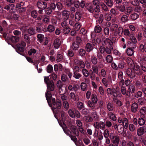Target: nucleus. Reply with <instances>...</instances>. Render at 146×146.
<instances>
[{
  "label": "nucleus",
  "mask_w": 146,
  "mask_h": 146,
  "mask_svg": "<svg viewBox=\"0 0 146 146\" xmlns=\"http://www.w3.org/2000/svg\"><path fill=\"white\" fill-rule=\"evenodd\" d=\"M85 7L90 13H92L94 11L93 6L90 3H86Z\"/></svg>",
  "instance_id": "obj_18"
},
{
  "label": "nucleus",
  "mask_w": 146,
  "mask_h": 146,
  "mask_svg": "<svg viewBox=\"0 0 146 146\" xmlns=\"http://www.w3.org/2000/svg\"><path fill=\"white\" fill-rule=\"evenodd\" d=\"M138 108V104L136 102L133 103L131 107V111L133 113H135Z\"/></svg>",
  "instance_id": "obj_17"
},
{
  "label": "nucleus",
  "mask_w": 146,
  "mask_h": 146,
  "mask_svg": "<svg viewBox=\"0 0 146 146\" xmlns=\"http://www.w3.org/2000/svg\"><path fill=\"white\" fill-rule=\"evenodd\" d=\"M56 107H53L52 108V110L54 111V109H60L61 107V101L60 100L57 99H56Z\"/></svg>",
  "instance_id": "obj_22"
},
{
  "label": "nucleus",
  "mask_w": 146,
  "mask_h": 146,
  "mask_svg": "<svg viewBox=\"0 0 146 146\" xmlns=\"http://www.w3.org/2000/svg\"><path fill=\"white\" fill-rule=\"evenodd\" d=\"M19 39L20 38L19 36H12L11 38H9L7 42L8 43L11 45L15 44L19 41Z\"/></svg>",
  "instance_id": "obj_6"
},
{
  "label": "nucleus",
  "mask_w": 146,
  "mask_h": 146,
  "mask_svg": "<svg viewBox=\"0 0 146 146\" xmlns=\"http://www.w3.org/2000/svg\"><path fill=\"white\" fill-rule=\"evenodd\" d=\"M133 66L134 68L133 70L135 74H136L138 76L141 75L142 74H143V72L139 65H135L133 64Z\"/></svg>",
  "instance_id": "obj_8"
},
{
  "label": "nucleus",
  "mask_w": 146,
  "mask_h": 146,
  "mask_svg": "<svg viewBox=\"0 0 146 146\" xmlns=\"http://www.w3.org/2000/svg\"><path fill=\"white\" fill-rule=\"evenodd\" d=\"M90 73L89 74L91 80H95L96 78V75L94 73L92 72V70H90Z\"/></svg>",
  "instance_id": "obj_39"
},
{
  "label": "nucleus",
  "mask_w": 146,
  "mask_h": 146,
  "mask_svg": "<svg viewBox=\"0 0 146 146\" xmlns=\"http://www.w3.org/2000/svg\"><path fill=\"white\" fill-rule=\"evenodd\" d=\"M71 30L70 28L68 26L65 28H63L62 30L63 33L66 35L69 33Z\"/></svg>",
  "instance_id": "obj_31"
},
{
  "label": "nucleus",
  "mask_w": 146,
  "mask_h": 146,
  "mask_svg": "<svg viewBox=\"0 0 146 146\" xmlns=\"http://www.w3.org/2000/svg\"><path fill=\"white\" fill-rule=\"evenodd\" d=\"M77 107L79 110H81L84 107L83 104L81 102H78L77 104Z\"/></svg>",
  "instance_id": "obj_46"
},
{
  "label": "nucleus",
  "mask_w": 146,
  "mask_h": 146,
  "mask_svg": "<svg viewBox=\"0 0 146 146\" xmlns=\"http://www.w3.org/2000/svg\"><path fill=\"white\" fill-rule=\"evenodd\" d=\"M92 102L95 104H96L98 101V98L97 96L95 94H92Z\"/></svg>",
  "instance_id": "obj_56"
},
{
  "label": "nucleus",
  "mask_w": 146,
  "mask_h": 146,
  "mask_svg": "<svg viewBox=\"0 0 146 146\" xmlns=\"http://www.w3.org/2000/svg\"><path fill=\"white\" fill-rule=\"evenodd\" d=\"M23 38L27 45L31 43V38L29 35L27 34H25L24 35Z\"/></svg>",
  "instance_id": "obj_27"
},
{
  "label": "nucleus",
  "mask_w": 146,
  "mask_h": 146,
  "mask_svg": "<svg viewBox=\"0 0 146 146\" xmlns=\"http://www.w3.org/2000/svg\"><path fill=\"white\" fill-rule=\"evenodd\" d=\"M135 6L136 7L134 9V11L135 12L139 13L142 11V8L139 5V4Z\"/></svg>",
  "instance_id": "obj_44"
},
{
  "label": "nucleus",
  "mask_w": 146,
  "mask_h": 146,
  "mask_svg": "<svg viewBox=\"0 0 146 146\" xmlns=\"http://www.w3.org/2000/svg\"><path fill=\"white\" fill-rule=\"evenodd\" d=\"M67 128L70 129L71 134L72 132L74 135L77 137L79 136V132L76 126L73 125H69Z\"/></svg>",
  "instance_id": "obj_2"
},
{
  "label": "nucleus",
  "mask_w": 146,
  "mask_h": 146,
  "mask_svg": "<svg viewBox=\"0 0 146 146\" xmlns=\"http://www.w3.org/2000/svg\"><path fill=\"white\" fill-rule=\"evenodd\" d=\"M37 37L40 42L42 43L44 38V35L41 34H40L37 35Z\"/></svg>",
  "instance_id": "obj_54"
},
{
  "label": "nucleus",
  "mask_w": 146,
  "mask_h": 146,
  "mask_svg": "<svg viewBox=\"0 0 146 146\" xmlns=\"http://www.w3.org/2000/svg\"><path fill=\"white\" fill-rule=\"evenodd\" d=\"M106 75V70L104 69H102L100 72V76L102 77H105Z\"/></svg>",
  "instance_id": "obj_49"
},
{
  "label": "nucleus",
  "mask_w": 146,
  "mask_h": 146,
  "mask_svg": "<svg viewBox=\"0 0 146 146\" xmlns=\"http://www.w3.org/2000/svg\"><path fill=\"white\" fill-rule=\"evenodd\" d=\"M75 17V19L77 21H78L80 20L81 17L80 13L78 11L76 12V13Z\"/></svg>",
  "instance_id": "obj_47"
},
{
  "label": "nucleus",
  "mask_w": 146,
  "mask_h": 146,
  "mask_svg": "<svg viewBox=\"0 0 146 146\" xmlns=\"http://www.w3.org/2000/svg\"><path fill=\"white\" fill-rule=\"evenodd\" d=\"M138 123L140 125H142L145 123V120L143 118H139V119Z\"/></svg>",
  "instance_id": "obj_55"
},
{
  "label": "nucleus",
  "mask_w": 146,
  "mask_h": 146,
  "mask_svg": "<svg viewBox=\"0 0 146 146\" xmlns=\"http://www.w3.org/2000/svg\"><path fill=\"white\" fill-rule=\"evenodd\" d=\"M47 5L46 2L42 1H38L36 3L37 7L40 9H44L47 7Z\"/></svg>",
  "instance_id": "obj_7"
},
{
  "label": "nucleus",
  "mask_w": 146,
  "mask_h": 146,
  "mask_svg": "<svg viewBox=\"0 0 146 146\" xmlns=\"http://www.w3.org/2000/svg\"><path fill=\"white\" fill-rule=\"evenodd\" d=\"M120 21L122 23H125L129 20L128 14H123L120 19Z\"/></svg>",
  "instance_id": "obj_9"
},
{
  "label": "nucleus",
  "mask_w": 146,
  "mask_h": 146,
  "mask_svg": "<svg viewBox=\"0 0 146 146\" xmlns=\"http://www.w3.org/2000/svg\"><path fill=\"white\" fill-rule=\"evenodd\" d=\"M13 48L15 49L16 51L18 52L19 53L21 52H23L25 50V48L24 46H13Z\"/></svg>",
  "instance_id": "obj_28"
},
{
  "label": "nucleus",
  "mask_w": 146,
  "mask_h": 146,
  "mask_svg": "<svg viewBox=\"0 0 146 146\" xmlns=\"http://www.w3.org/2000/svg\"><path fill=\"white\" fill-rule=\"evenodd\" d=\"M104 2L108 7L110 8L111 7L113 4V1L111 0H105Z\"/></svg>",
  "instance_id": "obj_36"
},
{
  "label": "nucleus",
  "mask_w": 146,
  "mask_h": 146,
  "mask_svg": "<svg viewBox=\"0 0 146 146\" xmlns=\"http://www.w3.org/2000/svg\"><path fill=\"white\" fill-rule=\"evenodd\" d=\"M82 76V75L78 72H73V77L75 78L79 79Z\"/></svg>",
  "instance_id": "obj_40"
},
{
  "label": "nucleus",
  "mask_w": 146,
  "mask_h": 146,
  "mask_svg": "<svg viewBox=\"0 0 146 146\" xmlns=\"http://www.w3.org/2000/svg\"><path fill=\"white\" fill-rule=\"evenodd\" d=\"M63 105L64 108L66 109H68L69 108V104L67 101H63Z\"/></svg>",
  "instance_id": "obj_64"
},
{
  "label": "nucleus",
  "mask_w": 146,
  "mask_h": 146,
  "mask_svg": "<svg viewBox=\"0 0 146 146\" xmlns=\"http://www.w3.org/2000/svg\"><path fill=\"white\" fill-rule=\"evenodd\" d=\"M100 5L101 7V9L104 11L106 12L109 11V9L108 7L105 4L103 3H102L100 4Z\"/></svg>",
  "instance_id": "obj_30"
},
{
  "label": "nucleus",
  "mask_w": 146,
  "mask_h": 146,
  "mask_svg": "<svg viewBox=\"0 0 146 146\" xmlns=\"http://www.w3.org/2000/svg\"><path fill=\"white\" fill-rule=\"evenodd\" d=\"M27 33L30 35H33L36 34L34 27H30L27 29Z\"/></svg>",
  "instance_id": "obj_20"
},
{
  "label": "nucleus",
  "mask_w": 146,
  "mask_h": 146,
  "mask_svg": "<svg viewBox=\"0 0 146 146\" xmlns=\"http://www.w3.org/2000/svg\"><path fill=\"white\" fill-rule=\"evenodd\" d=\"M91 115L92 118L95 120H97L98 119V116L97 115V113L96 112L93 111L91 113Z\"/></svg>",
  "instance_id": "obj_62"
},
{
  "label": "nucleus",
  "mask_w": 146,
  "mask_h": 146,
  "mask_svg": "<svg viewBox=\"0 0 146 146\" xmlns=\"http://www.w3.org/2000/svg\"><path fill=\"white\" fill-rule=\"evenodd\" d=\"M92 72L96 74H98V72L99 70L98 66H92Z\"/></svg>",
  "instance_id": "obj_57"
},
{
  "label": "nucleus",
  "mask_w": 146,
  "mask_h": 146,
  "mask_svg": "<svg viewBox=\"0 0 146 146\" xmlns=\"http://www.w3.org/2000/svg\"><path fill=\"white\" fill-rule=\"evenodd\" d=\"M112 15L109 13H107L105 14L104 15L105 19L107 21H110L112 17Z\"/></svg>",
  "instance_id": "obj_34"
},
{
  "label": "nucleus",
  "mask_w": 146,
  "mask_h": 146,
  "mask_svg": "<svg viewBox=\"0 0 146 146\" xmlns=\"http://www.w3.org/2000/svg\"><path fill=\"white\" fill-rule=\"evenodd\" d=\"M82 72L83 75L85 77H88L89 76V72L85 68H83Z\"/></svg>",
  "instance_id": "obj_37"
},
{
  "label": "nucleus",
  "mask_w": 146,
  "mask_h": 146,
  "mask_svg": "<svg viewBox=\"0 0 146 146\" xmlns=\"http://www.w3.org/2000/svg\"><path fill=\"white\" fill-rule=\"evenodd\" d=\"M74 0H65L66 5L68 7H70L74 3Z\"/></svg>",
  "instance_id": "obj_41"
},
{
  "label": "nucleus",
  "mask_w": 146,
  "mask_h": 146,
  "mask_svg": "<svg viewBox=\"0 0 146 146\" xmlns=\"http://www.w3.org/2000/svg\"><path fill=\"white\" fill-rule=\"evenodd\" d=\"M47 72L49 73H51L53 71V68L52 65L49 64L46 67Z\"/></svg>",
  "instance_id": "obj_45"
},
{
  "label": "nucleus",
  "mask_w": 146,
  "mask_h": 146,
  "mask_svg": "<svg viewBox=\"0 0 146 146\" xmlns=\"http://www.w3.org/2000/svg\"><path fill=\"white\" fill-rule=\"evenodd\" d=\"M76 41L72 43V46H74L75 45L78 46L81 45L82 41L80 37L78 36H77L76 37Z\"/></svg>",
  "instance_id": "obj_19"
},
{
  "label": "nucleus",
  "mask_w": 146,
  "mask_h": 146,
  "mask_svg": "<svg viewBox=\"0 0 146 146\" xmlns=\"http://www.w3.org/2000/svg\"><path fill=\"white\" fill-rule=\"evenodd\" d=\"M102 31V27L99 25H96L94 28V31L95 33H99Z\"/></svg>",
  "instance_id": "obj_35"
},
{
  "label": "nucleus",
  "mask_w": 146,
  "mask_h": 146,
  "mask_svg": "<svg viewBox=\"0 0 146 146\" xmlns=\"http://www.w3.org/2000/svg\"><path fill=\"white\" fill-rule=\"evenodd\" d=\"M139 17V15L136 13L131 14L129 18L133 21L136 20Z\"/></svg>",
  "instance_id": "obj_24"
},
{
  "label": "nucleus",
  "mask_w": 146,
  "mask_h": 146,
  "mask_svg": "<svg viewBox=\"0 0 146 146\" xmlns=\"http://www.w3.org/2000/svg\"><path fill=\"white\" fill-rule=\"evenodd\" d=\"M106 108L110 111H112L114 110V106L112 102H109L106 104Z\"/></svg>",
  "instance_id": "obj_14"
},
{
  "label": "nucleus",
  "mask_w": 146,
  "mask_h": 146,
  "mask_svg": "<svg viewBox=\"0 0 146 146\" xmlns=\"http://www.w3.org/2000/svg\"><path fill=\"white\" fill-rule=\"evenodd\" d=\"M95 103H94L90 100L88 101V106L92 109H94L95 108Z\"/></svg>",
  "instance_id": "obj_51"
},
{
  "label": "nucleus",
  "mask_w": 146,
  "mask_h": 146,
  "mask_svg": "<svg viewBox=\"0 0 146 146\" xmlns=\"http://www.w3.org/2000/svg\"><path fill=\"white\" fill-rule=\"evenodd\" d=\"M120 87L121 88V91L122 94L123 95H125V96L129 97H130L131 94H130L129 92H128V91H126L125 87L124 86Z\"/></svg>",
  "instance_id": "obj_13"
},
{
  "label": "nucleus",
  "mask_w": 146,
  "mask_h": 146,
  "mask_svg": "<svg viewBox=\"0 0 146 146\" xmlns=\"http://www.w3.org/2000/svg\"><path fill=\"white\" fill-rule=\"evenodd\" d=\"M81 88L82 90L85 91L87 90V85L84 82H82L81 84Z\"/></svg>",
  "instance_id": "obj_48"
},
{
  "label": "nucleus",
  "mask_w": 146,
  "mask_h": 146,
  "mask_svg": "<svg viewBox=\"0 0 146 146\" xmlns=\"http://www.w3.org/2000/svg\"><path fill=\"white\" fill-rule=\"evenodd\" d=\"M128 90L129 91H128L129 92L130 94V93H134L135 91V87L133 85L131 84L129 86Z\"/></svg>",
  "instance_id": "obj_29"
},
{
  "label": "nucleus",
  "mask_w": 146,
  "mask_h": 146,
  "mask_svg": "<svg viewBox=\"0 0 146 146\" xmlns=\"http://www.w3.org/2000/svg\"><path fill=\"white\" fill-rule=\"evenodd\" d=\"M133 33L131 35V36H129L131 40L134 44L136 43L137 42V40L136 38L133 35Z\"/></svg>",
  "instance_id": "obj_61"
},
{
  "label": "nucleus",
  "mask_w": 146,
  "mask_h": 146,
  "mask_svg": "<svg viewBox=\"0 0 146 146\" xmlns=\"http://www.w3.org/2000/svg\"><path fill=\"white\" fill-rule=\"evenodd\" d=\"M91 60L92 62L94 65L96 64L98 62V60L96 57L94 56H91Z\"/></svg>",
  "instance_id": "obj_42"
},
{
  "label": "nucleus",
  "mask_w": 146,
  "mask_h": 146,
  "mask_svg": "<svg viewBox=\"0 0 146 146\" xmlns=\"http://www.w3.org/2000/svg\"><path fill=\"white\" fill-rule=\"evenodd\" d=\"M130 3L133 5L137 6L139 4V2L138 0H130Z\"/></svg>",
  "instance_id": "obj_50"
},
{
  "label": "nucleus",
  "mask_w": 146,
  "mask_h": 146,
  "mask_svg": "<svg viewBox=\"0 0 146 146\" xmlns=\"http://www.w3.org/2000/svg\"><path fill=\"white\" fill-rule=\"evenodd\" d=\"M118 121L119 123H122L123 127L125 129H127L129 125V121L126 117H119L118 119Z\"/></svg>",
  "instance_id": "obj_3"
},
{
  "label": "nucleus",
  "mask_w": 146,
  "mask_h": 146,
  "mask_svg": "<svg viewBox=\"0 0 146 146\" xmlns=\"http://www.w3.org/2000/svg\"><path fill=\"white\" fill-rule=\"evenodd\" d=\"M146 132V127L145 126L140 127L137 130V134L138 136H140Z\"/></svg>",
  "instance_id": "obj_10"
},
{
  "label": "nucleus",
  "mask_w": 146,
  "mask_h": 146,
  "mask_svg": "<svg viewBox=\"0 0 146 146\" xmlns=\"http://www.w3.org/2000/svg\"><path fill=\"white\" fill-rule=\"evenodd\" d=\"M68 113L69 116L73 118H75L74 112L73 110L71 109H69L68 111Z\"/></svg>",
  "instance_id": "obj_63"
},
{
  "label": "nucleus",
  "mask_w": 146,
  "mask_h": 146,
  "mask_svg": "<svg viewBox=\"0 0 146 146\" xmlns=\"http://www.w3.org/2000/svg\"><path fill=\"white\" fill-rule=\"evenodd\" d=\"M47 89L50 91H53L54 89V85L53 81L50 80L48 84H47Z\"/></svg>",
  "instance_id": "obj_15"
},
{
  "label": "nucleus",
  "mask_w": 146,
  "mask_h": 146,
  "mask_svg": "<svg viewBox=\"0 0 146 146\" xmlns=\"http://www.w3.org/2000/svg\"><path fill=\"white\" fill-rule=\"evenodd\" d=\"M112 143L115 146H117L119 143V139L118 136H115V137L112 139Z\"/></svg>",
  "instance_id": "obj_21"
},
{
  "label": "nucleus",
  "mask_w": 146,
  "mask_h": 146,
  "mask_svg": "<svg viewBox=\"0 0 146 146\" xmlns=\"http://www.w3.org/2000/svg\"><path fill=\"white\" fill-rule=\"evenodd\" d=\"M109 118L114 121H115L117 120V117L115 114L113 112H110L108 113Z\"/></svg>",
  "instance_id": "obj_23"
},
{
  "label": "nucleus",
  "mask_w": 146,
  "mask_h": 146,
  "mask_svg": "<svg viewBox=\"0 0 146 146\" xmlns=\"http://www.w3.org/2000/svg\"><path fill=\"white\" fill-rule=\"evenodd\" d=\"M123 34L126 36H130L133 34V32L130 33L128 29H125L123 31Z\"/></svg>",
  "instance_id": "obj_32"
},
{
  "label": "nucleus",
  "mask_w": 146,
  "mask_h": 146,
  "mask_svg": "<svg viewBox=\"0 0 146 146\" xmlns=\"http://www.w3.org/2000/svg\"><path fill=\"white\" fill-rule=\"evenodd\" d=\"M62 81L65 82L68 80V79L66 75L63 74L61 76Z\"/></svg>",
  "instance_id": "obj_43"
},
{
  "label": "nucleus",
  "mask_w": 146,
  "mask_h": 146,
  "mask_svg": "<svg viewBox=\"0 0 146 146\" xmlns=\"http://www.w3.org/2000/svg\"><path fill=\"white\" fill-rule=\"evenodd\" d=\"M46 99L50 107L52 106L50 100L52 97V95L51 92L49 91H48L46 93Z\"/></svg>",
  "instance_id": "obj_12"
},
{
  "label": "nucleus",
  "mask_w": 146,
  "mask_h": 146,
  "mask_svg": "<svg viewBox=\"0 0 146 146\" xmlns=\"http://www.w3.org/2000/svg\"><path fill=\"white\" fill-rule=\"evenodd\" d=\"M75 63H77L78 65L80 66V67L82 68H84L85 67V65L84 62L81 60H75Z\"/></svg>",
  "instance_id": "obj_33"
},
{
  "label": "nucleus",
  "mask_w": 146,
  "mask_h": 146,
  "mask_svg": "<svg viewBox=\"0 0 146 146\" xmlns=\"http://www.w3.org/2000/svg\"><path fill=\"white\" fill-rule=\"evenodd\" d=\"M54 30L55 27L52 25H50L48 26L47 28H44L45 30H43V31H47L50 33H51Z\"/></svg>",
  "instance_id": "obj_25"
},
{
  "label": "nucleus",
  "mask_w": 146,
  "mask_h": 146,
  "mask_svg": "<svg viewBox=\"0 0 146 146\" xmlns=\"http://www.w3.org/2000/svg\"><path fill=\"white\" fill-rule=\"evenodd\" d=\"M31 16L34 18H36L38 15V13L36 10L32 11L31 13Z\"/></svg>",
  "instance_id": "obj_58"
},
{
  "label": "nucleus",
  "mask_w": 146,
  "mask_h": 146,
  "mask_svg": "<svg viewBox=\"0 0 146 146\" xmlns=\"http://www.w3.org/2000/svg\"><path fill=\"white\" fill-rule=\"evenodd\" d=\"M94 126L96 129L97 130L100 129L103 130L105 128V123L102 121L94 122Z\"/></svg>",
  "instance_id": "obj_4"
},
{
  "label": "nucleus",
  "mask_w": 146,
  "mask_h": 146,
  "mask_svg": "<svg viewBox=\"0 0 146 146\" xmlns=\"http://www.w3.org/2000/svg\"><path fill=\"white\" fill-rule=\"evenodd\" d=\"M81 25L79 23H76L73 29L76 31H78L81 28Z\"/></svg>",
  "instance_id": "obj_53"
},
{
  "label": "nucleus",
  "mask_w": 146,
  "mask_h": 146,
  "mask_svg": "<svg viewBox=\"0 0 146 146\" xmlns=\"http://www.w3.org/2000/svg\"><path fill=\"white\" fill-rule=\"evenodd\" d=\"M69 98L72 101L75 102L79 100V98L77 95L75 94L73 92H71L69 94Z\"/></svg>",
  "instance_id": "obj_11"
},
{
  "label": "nucleus",
  "mask_w": 146,
  "mask_h": 146,
  "mask_svg": "<svg viewBox=\"0 0 146 146\" xmlns=\"http://www.w3.org/2000/svg\"><path fill=\"white\" fill-rule=\"evenodd\" d=\"M62 19L64 20H67L69 17V12L66 10H64L62 13Z\"/></svg>",
  "instance_id": "obj_16"
},
{
  "label": "nucleus",
  "mask_w": 146,
  "mask_h": 146,
  "mask_svg": "<svg viewBox=\"0 0 146 146\" xmlns=\"http://www.w3.org/2000/svg\"><path fill=\"white\" fill-rule=\"evenodd\" d=\"M125 74L131 79L134 78L136 76L133 70L129 68H127L125 70Z\"/></svg>",
  "instance_id": "obj_5"
},
{
  "label": "nucleus",
  "mask_w": 146,
  "mask_h": 146,
  "mask_svg": "<svg viewBox=\"0 0 146 146\" xmlns=\"http://www.w3.org/2000/svg\"><path fill=\"white\" fill-rule=\"evenodd\" d=\"M61 44V42L60 40L57 38L56 39L54 42V46H60Z\"/></svg>",
  "instance_id": "obj_52"
},
{
  "label": "nucleus",
  "mask_w": 146,
  "mask_h": 146,
  "mask_svg": "<svg viewBox=\"0 0 146 146\" xmlns=\"http://www.w3.org/2000/svg\"><path fill=\"white\" fill-rule=\"evenodd\" d=\"M127 53L128 55L131 56L133 54V50L131 48H128L127 50Z\"/></svg>",
  "instance_id": "obj_59"
},
{
  "label": "nucleus",
  "mask_w": 146,
  "mask_h": 146,
  "mask_svg": "<svg viewBox=\"0 0 146 146\" xmlns=\"http://www.w3.org/2000/svg\"><path fill=\"white\" fill-rule=\"evenodd\" d=\"M106 44H108L110 45V46H112L115 43V42L114 41H112L108 38H106Z\"/></svg>",
  "instance_id": "obj_38"
},
{
  "label": "nucleus",
  "mask_w": 146,
  "mask_h": 146,
  "mask_svg": "<svg viewBox=\"0 0 146 146\" xmlns=\"http://www.w3.org/2000/svg\"><path fill=\"white\" fill-rule=\"evenodd\" d=\"M62 128L64 133L71 138V139L73 141L76 145L77 144L76 143L77 142V139L76 136L72 135L69 129L67 128L65 125L64 124L62 127Z\"/></svg>",
  "instance_id": "obj_1"
},
{
  "label": "nucleus",
  "mask_w": 146,
  "mask_h": 146,
  "mask_svg": "<svg viewBox=\"0 0 146 146\" xmlns=\"http://www.w3.org/2000/svg\"><path fill=\"white\" fill-rule=\"evenodd\" d=\"M64 85L63 83L60 80H59L56 82V87L59 90H61L62 91V88L63 87Z\"/></svg>",
  "instance_id": "obj_26"
},
{
  "label": "nucleus",
  "mask_w": 146,
  "mask_h": 146,
  "mask_svg": "<svg viewBox=\"0 0 146 146\" xmlns=\"http://www.w3.org/2000/svg\"><path fill=\"white\" fill-rule=\"evenodd\" d=\"M123 29L122 27H119L117 30L116 31L119 35L121 36L123 33Z\"/></svg>",
  "instance_id": "obj_60"
}]
</instances>
